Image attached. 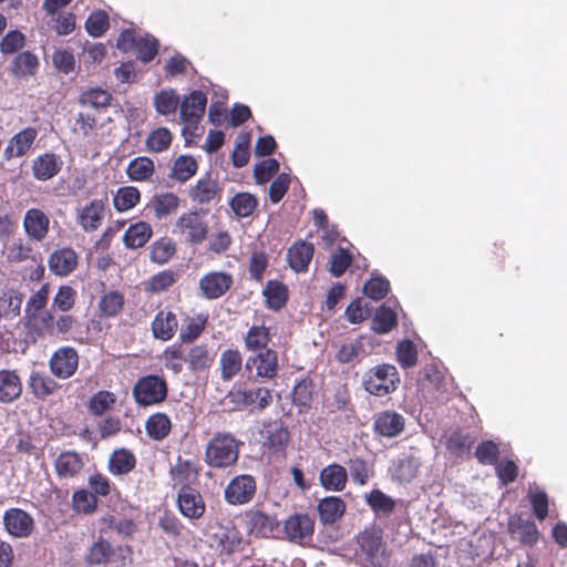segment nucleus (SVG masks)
<instances>
[{
  "label": "nucleus",
  "mask_w": 567,
  "mask_h": 567,
  "mask_svg": "<svg viewBox=\"0 0 567 567\" xmlns=\"http://www.w3.org/2000/svg\"><path fill=\"white\" fill-rule=\"evenodd\" d=\"M313 530L315 522L308 514L290 515L284 523L286 538L292 543H300L312 536Z\"/></svg>",
  "instance_id": "obj_20"
},
{
  "label": "nucleus",
  "mask_w": 567,
  "mask_h": 567,
  "mask_svg": "<svg viewBox=\"0 0 567 567\" xmlns=\"http://www.w3.org/2000/svg\"><path fill=\"white\" fill-rule=\"evenodd\" d=\"M354 557L363 567H389L391 551L383 530L377 525L365 526L355 537Z\"/></svg>",
  "instance_id": "obj_1"
},
{
  "label": "nucleus",
  "mask_w": 567,
  "mask_h": 567,
  "mask_svg": "<svg viewBox=\"0 0 567 567\" xmlns=\"http://www.w3.org/2000/svg\"><path fill=\"white\" fill-rule=\"evenodd\" d=\"M208 316L199 313L195 317L189 318L187 323L179 332V340L182 343H193L206 329Z\"/></svg>",
  "instance_id": "obj_54"
},
{
  "label": "nucleus",
  "mask_w": 567,
  "mask_h": 567,
  "mask_svg": "<svg viewBox=\"0 0 567 567\" xmlns=\"http://www.w3.org/2000/svg\"><path fill=\"white\" fill-rule=\"evenodd\" d=\"M126 174L132 182H147L155 174L154 161L147 156H137L128 163Z\"/></svg>",
  "instance_id": "obj_41"
},
{
  "label": "nucleus",
  "mask_w": 567,
  "mask_h": 567,
  "mask_svg": "<svg viewBox=\"0 0 567 567\" xmlns=\"http://www.w3.org/2000/svg\"><path fill=\"white\" fill-rule=\"evenodd\" d=\"M141 200V193L135 186L120 187L114 197L113 205L118 213L127 212L134 208Z\"/></svg>",
  "instance_id": "obj_50"
},
{
  "label": "nucleus",
  "mask_w": 567,
  "mask_h": 567,
  "mask_svg": "<svg viewBox=\"0 0 567 567\" xmlns=\"http://www.w3.org/2000/svg\"><path fill=\"white\" fill-rule=\"evenodd\" d=\"M221 188L218 186L217 181L212 179L209 176L199 178L196 184L189 189V197L197 204H209L215 198L219 197Z\"/></svg>",
  "instance_id": "obj_31"
},
{
  "label": "nucleus",
  "mask_w": 567,
  "mask_h": 567,
  "mask_svg": "<svg viewBox=\"0 0 567 567\" xmlns=\"http://www.w3.org/2000/svg\"><path fill=\"white\" fill-rule=\"evenodd\" d=\"M97 127V117L90 111H81L75 116L72 132L81 137L91 136Z\"/></svg>",
  "instance_id": "obj_62"
},
{
  "label": "nucleus",
  "mask_w": 567,
  "mask_h": 567,
  "mask_svg": "<svg viewBox=\"0 0 567 567\" xmlns=\"http://www.w3.org/2000/svg\"><path fill=\"white\" fill-rule=\"evenodd\" d=\"M234 278L226 271H209L199 279V290L206 299L223 297L233 286Z\"/></svg>",
  "instance_id": "obj_16"
},
{
  "label": "nucleus",
  "mask_w": 567,
  "mask_h": 567,
  "mask_svg": "<svg viewBox=\"0 0 567 567\" xmlns=\"http://www.w3.org/2000/svg\"><path fill=\"white\" fill-rule=\"evenodd\" d=\"M405 429V419L393 410L377 413L373 419V432L378 436L392 439L399 436Z\"/></svg>",
  "instance_id": "obj_17"
},
{
  "label": "nucleus",
  "mask_w": 567,
  "mask_h": 567,
  "mask_svg": "<svg viewBox=\"0 0 567 567\" xmlns=\"http://www.w3.org/2000/svg\"><path fill=\"white\" fill-rule=\"evenodd\" d=\"M421 465L422 461L419 456L408 455L394 462L389 472L392 481L406 484L417 476Z\"/></svg>",
  "instance_id": "obj_27"
},
{
  "label": "nucleus",
  "mask_w": 567,
  "mask_h": 567,
  "mask_svg": "<svg viewBox=\"0 0 567 567\" xmlns=\"http://www.w3.org/2000/svg\"><path fill=\"white\" fill-rule=\"evenodd\" d=\"M346 503L339 496H327L318 504V514L324 525L334 524L346 512Z\"/></svg>",
  "instance_id": "obj_35"
},
{
  "label": "nucleus",
  "mask_w": 567,
  "mask_h": 567,
  "mask_svg": "<svg viewBox=\"0 0 567 567\" xmlns=\"http://www.w3.org/2000/svg\"><path fill=\"white\" fill-rule=\"evenodd\" d=\"M365 502L375 515L389 516L395 509V501L378 488L365 495Z\"/></svg>",
  "instance_id": "obj_49"
},
{
  "label": "nucleus",
  "mask_w": 567,
  "mask_h": 567,
  "mask_svg": "<svg viewBox=\"0 0 567 567\" xmlns=\"http://www.w3.org/2000/svg\"><path fill=\"white\" fill-rule=\"evenodd\" d=\"M22 295L13 290L4 291L0 296V317L14 319L20 315Z\"/></svg>",
  "instance_id": "obj_59"
},
{
  "label": "nucleus",
  "mask_w": 567,
  "mask_h": 567,
  "mask_svg": "<svg viewBox=\"0 0 567 567\" xmlns=\"http://www.w3.org/2000/svg\"><path fill=\"white\" fill-rule=\"evenodd\" d=\"M39 66V60L30 51L19 53L12 61L10 71L18 78L33 75Z\"/></svg>",
  "instance_id": "obj_48"
},
{
  "label": "nucleus",
  "mask_w": 567,
  "mask_h": 567,
  "mask_svg": "<svg viewBox=\"0 0 567 567\" xmlns=\"http://www.w3.org/2000/svg\"><path fill=\"white\" fill-rule=\"evenodd\" d=\"M395 358L398 363L403 369L415 367L417 363L419 353L413 341L405 339L399 342L395 349Z\"/></svg>",
  "instance_id": "obj_61"
},
{
  "label": "nucleus",
  "mask_w": 567,
  "mask_h": 567,
  "mask_svg": "<svg viewBox=\"0 0 567 567\" xmlns=\"http://www.w3.org/2000/svg\"><path fill=\"white\" fill-rule=\"evenodd\" d=\"M112 95L109 91L100 87H91L83 91L79 96V104L82 107H91L94 111L106 109L111 104Z\"/></svg>",
  "instance_id": "obj_45"
},
{
  "label": "nucleus",
  "mask_w": 567,
  "mask_h": 567,
  "mask_svg": "<svg viewBox=\"0 0 567 567\" xmlns=\"http://www.w3.org/2000/svg\"><path fill=\"white\" fill-rule=\"evenodd\" d=\"M475 437L462 430L453 431L446 440V450L455 457L470 453Z\"/></svg>",
  "instance_id": "obj_47"
},
{
  "label": "nucleus",
  "mask_w": 567,
  "mask_h": 567,
  "mask_svg": "<svg viewBox=\"0 0 567 567\" xmlns=\"http://www.w3.org/2000/svg\"><path fill=\"white\" fill-rule=\"evenodd\" d=\"M176 503L182 515L190 520L202 518L206 512V504L202 494L189 485L181 487Z\"/></svg>",
  "instance_id": "obj_15"
},
{
  "label": "nucleus",
  "mask_w": 567,
  "mask_h": 567,
  "mask_svg": "<svg viewBox=\"0 0 567 567\" xmlns=\"http://www.w3.org/2000/svg\"><path fill=\"white\" fill-rule=\"evenodd\" d=\"M2 522L4 530L14 538H28L35 528L34 518L19 507L4 511Z\"/></svg>",
  "instance_id": "obj_10"
},
{
  "label": "nucleus",
  "mask_w": 567,
  "mask_h": 567,
  "mask_svg": "<svg viewBox=\"0 0 567 567\" xmlns=\"http://www.w3.org/2000/svg\"><path fill=\"white\" fill-rule=\"evenodd\" d=\"M107 198H94L75 209V221L85 233L97 230L106 215Z\"/></svg>",
  "instance_id": "obj_7"
},
{
  "label": "nucleus",
  "mask_w": 567,
  "mask_h": 567,
  "mask_svg": "<svg viewBox=\"0 0 567 567\" xmlns=\"http://www.w3.org/2000/svg\"><path fill=\"white\" fill-rule=\"evenodd\" d=\"M134 453L127 449L115 450L109 460V471L113 475H125L136 466Z\"/></svg>",
  "instance_id": "obj_42"
},
{
  "label": "nucleus",
  "mask_w": 567,
  "mask_h": 567,
  "mask_svg": "<svg viewBox=\"0 0 567 567\" xmlns=\"http://www.w3.org/2000/svg\"><path fill=\"white\" fill-rule=\"evenodd\" d=\"M398 324L396 313L388 306L379 307L372 319V330L379 334L390 332Z\"/></svg>",
  "instance_id": "obj_53"
},
{
  "label": "nucleus",
  "mask_w": 567,
  "mask_h": 567,
  "mask_svg": "<svg viewBox=\"0 0 567 567\" xmlns=\"http://www.w3.org/2000/svg\"><path fill=\"white\" fill-rule=\"evenodd\" d=\"M266 298V306L271 310H280L288 301V289L285 284L278 280H269L262 291Z\"/></svg>",
  "instance_id": "obj_43"
},
{
  "label": "nucleus",
  "mask_w": 567,
  "mask_h": 567,
  "mask_svg": "<svg viewBox=\"0 0 567 567\" xmlns=\"http://www.w3.org/2000/svg\"><path fill=\"white\" fill-rule=\"evenodd\" d=\"M508 533L512 537H517L522 545L528 547L534 546L539 538L536 524L530 519L524 518L522 515L509 517Z\"/></svg>",
  "instance_id": "obj_21"
},
{
  "label": "nucleus",
  "mask_w": 567,
  "mask_h": 567,
  "mask_svg": "<svg viewBox=\"0 0 567 567\" xmlns=\"http://www.w3.org/2000/svg\"><path fill=\"white\" fill-rule=\"evenodd\" d=\"M22 393V383L16 371L0 370V402L11 403Z\"/></svg>",
  "instance_id": "obj_36"
},
{
  "label": "nucleus",
  "mask_w": 567,
  "mask_h": 567,
  "mask_svg": "<svg viewBox=\"0 0 567 567\" xmlns=\"http://www.w3.org/2000/svg\"><path fill=\"white\" fill-rule=\"evenodd\" d=\"M262 446L278 456L286 455V449L290 442L288 429L279 421L269 422L260 432Z\"/></svg>",
  "instance_id": "obj_14"
},
{
  "label": "nucleus",
  "mask_w": 567,
  "mask_h": 567,
  "mask_svg": "<svg viewBox=\"0 0 567 567\" xmlns=\"http://www.w3.org/2000/svg\"><path fill=\"white\" fill-rule=\"evenodd\" d=\"M230 396H233L235 403L257 408L259 411L265 410L272 403L271 391L264 386L230 392Z\"/></svg>",
  "instance_id": "obj_23"
},
{
  "label": "nucleus",
  "mask_w": 567,
  "mask_h": 567,
  "mask_svg": "<svg viewBox=\"0 0 567 567\" xmlns=\"http://www.w3.org/2000/svg\"><path fill=\"white\" fill-rule=\"evenodd\" d=\"M246 371L251 374L255 371L256 379L272 380L278 375L279 359L274 349L258 351L247 358L245 362Z\"/></svg>",
  "instance_id": "obj_6"
},
{
  "label": "nucleus",
  "mask_w": 567,
  "mask_h": 567,
  "mask_svg": "<svg viewBox=\"0 0 567 567\" xmlns=\"http://www.w3.org/2000/svg\"><path fill=\"white\" fill-rule=\"evenodd\" d=\"M209 227L205 213L190 210L183 213L175 221L173 233L185 238L190 245L203 244L208 236Z\"/></svg>",
  "instance_id": "obj_5"
},
{
  "label": "nucleus",
  "mask_w": 567,
  "mask_h": 567,
  "mask_svg": "<svg viewBox=\"0 0 567 567\" xmlns=\"http://www.w3.org/2000/svg\"><path fill=\"white\" fill-rule=\"evenodd\" d=\"M243 369V355L238 349H226L219 358L220 378L223 381H230Z\"/></svg>",
  "instance_id": "obj_37"
},
{
  "label": "nucleus",
  "mask_w": 567,
  "mask_h": 567,
  "mask_svg": "<svg viewBox=\"0 0 567 567\" xmlns=\"http://www.w3.org/2000/svg\"><path fill=\"white\" fill-rule=\"evenodd\" d=\"M113 554L112 545L107 540L100 538L90 547L86 561L90 565H102L107 563Z\"/></svg>",
  "instance_id": "obj_63"
},
{
  "label": "nucleus",
  "mask_w": 567,
  "mask_h": 567,
  "mask_svg": "<svg viewBox=\"0 0 567 567\" xmlns=\"http://www.w3.org/2000/svg\"><path fill=\"white\" fill-rule=\"evenodd\" d=\"M241 442L229 432H216L205 447V463L213 468H227L237 463Z\"/></svg>",
  "instance_id": "obj_2"
},
{
  "label": "nucleus",
  "mask_w": 567,
  "mask_h": 567,
  "mask_svg": "<svg viewBox=\"0 0 567 567\" xmlns=\"http://www.w3.org/2000/svg\"><path fill=\"white\" fill-rule=\"evenodd\" d=\"M198 169L196 159L190 155H179L173 164L171 177L185 183L190 179Z\"/></svg>",
  "instance_id": "obj_52"
},
{
  "label": "nucleus",
  "mask_w": 567,
  "mask_h": 567,
  "mask_svg": "<svg viewBox=\"0 0 567 567\" xmlns=\"http://www.w3.org/2000/svg\"><path fill=\"white\" fill-rule=\"evenodd\" d=\"M79 266V255L71 247L53 250L48 258L49 270L58 277H66Z\"/></svg>",
  "instance_id": "obj_18"
},
{
  "label": "nucleus",
  "mask_w": 567,
  "mask_h": 567,
  "mask_svg": "<svg viewBox=\"0 0 567 567\" xmlns=\"http://www.w3.org/2000/svg\"><path fill=\"white\" fill-rule=\"evenodd\" d=\"M181 199L173 192L156 194L148 203V207L154 212L156 219H165L179 207Z\"/></svg>",
  "instance_id": "obj_34"
},
{
  "label": "nucleus",
  "mask_w": 567,
  "mask_h": 567,
  "mask_svg": "<svg viewBox=\"0 0 567 567\" xmlns=\"http://www.w3.org/2000/svg\"><path fill=\"white\" fill-rule=\"evenodd\" d=\"M270 341L271 334L269 328L265 326L250 327L244 338L246 350L251 352H258L269 349L268 344Z\"/></svg>",
  "instance_id": "obj_46"
},
{
  "label": "nucleus",
  "mask_w": 567,
  "mask_h": 567,
  "mask_svg": "<svg viewBox=\"0 0 567 567\" xmlns=\"http://www.w3.org/2000/svg\"><path fill=\"white\" fill-rule=\"evenodd\" d=\"M83 467V457L75 451L61 452L54 461V470L60 480L76 477Z\"/></svg>",
  "instance_id": "obj_24"
},
{
  "label": "nucleus",
  "mask_w": 567,
  "mask_h": 567,
  "mask_svg": "<svg viewBox=\"0 0 567 567\" xmlns=\"http://www.w3.org/2000/svg\"><path fill=\"white\" fill-rule=\"evenodd\" d=\"M116 402V396L113 392L101 390L92 395L87 403V409L91 414L101 416L106 411L112 409Z\"/></svg>",
  "instance_id": "obj_60"
},
{
  "label": "nucleus",
  "mask_w": 567,
  "mask_h": 567,
  "mask_svg": "<svg viewBox=\"0 0 567 567\" xmlns=\"http://www.w3.org/2000/svg\"><path fill=\"white\" fill-rule=\"evenodd\" d=\"M132 395L140 408L158 405L167 399L168 383L163 375L146 374L137 379Z\"/></svg>",
  "instance_id": "obj_3"
},
{
  "label": "nucleus",
  "mask_w": 567,
  "mask_h": 567,
  "mask_svg": "<svg viewBox=\"0 0 567 567\" xmlns=\"http://www.w3.org/2000/svg\"><path fill=\"white\" fill-rule=\"evenodd\" d=\"M292 404L298 408L299 413H305L311 409L316 396V384L309 378L299 380L291 392Z\"/></svg>",
  "instance_id": "obj_30"
},
{
  "label": "nucleus",
  "mask_w": 567,
  "mask_h": 567,
  "mask_svg": "<svg viewBox=\"0 0 567 567\" xmlns=\"http://www.w3.org/2000/svg\"><path fill=\"white\" fill-rule=\"evenodd\" d=\"M28 385L31 393L40 400L47 399L59 389V384L55 380L47 375L44 372L39 371L31 372Z\"/></svg>",
  "instance_id": "obj_39"
},
{
  "label": "nucleus",
  "mask_w": 567,
  "mask_h": 567,
  "mask_svg": "<svg viewBox=\"0 0 567 567\" xmlns=\"http://www.w3.org/2000/svg\"><path fill=\"white\" fill-rule=\"evenodd\" d=\"M97 497L87 489H76L72 495V508L75 513L90 515L97 509Z\"/></svg>",
  "instance_id": "obj_55"
},
{
  "label": "nucleus",
  "mask_w": 567,
  "mask_h": 567,
  "mask_svg": "<svg viewBox=\"0 0 567 567\" xmlns=\"http://www.w3.org/2000/svg\"><path fill=\"white\" fill-rule=\"evenodd\" d=\"M172 421L167 414L156 412L151 414L145 421V431L150 439L163 441L172 432Z\"/></svg>",
  "instance_id": "obj_40"
},
{
  "label": "nucleus",
  "mask_w": 567,
  "mask_h": 567,
  "mask_svg": "<svg viewBox=\"0 0 567 567\" xmlns=\"http://www.w3.org/2000/svg\"><path fill=\"white\" fill-rule=\"evenodd\" d=\"M173 134L166 127H157L150 132L146 137V150L151 153H162L169 148Z\"/></svg>",
  "instance_id": "obj_57"
},
{
  "label": "nucleus",
  "mask_w": 567,
  "mask_h": 567,
  "mask_svg": "<svg viewBox=\"0 0 567 567\" xmlns=\"http://www.w3.org/2000/svg\"><path fill=\"white\" fill-rule=\"evenodd\" d=\"M22 227L27 239L42 243L50 233V217L40 208H29L24 213Z\"/></svg>",
  "instance_id": "obj_12"
},
{
  "label": "nucleus",
  "mask_w": 567,
  "mask_h": 567,
  "mask_svg": "<svg viewBox=\"0 0 567 567\" xmlns=\"http://www.w3.org/2000/svg\"><path fill=\"white\" fill-rule=\"evenodd\" d=\"M152 226L146 221H137L130 225L123 235V243L126 248L137 249L143 247L152 237Z\"/></svg>",
  "instance_id": "obj_38"
},
{
  "label": "nucleus",
  "mask_w": 567,
  "mask_h": 567,
  "mask_svg": "<svg viewBox=\"0 0 567 567\" xmlns=\"http://www.w3.org/2000/svg\"><path fill=\"white\" fill-rule=\"evenodd\" d=\"M313 252L315 247L311 243L297 240L287 251V261L296 272H305L308 270Z\"/></svg>",
  "instance_id": "obj_26"
},
{
  "label": "nucleus",
  "mask_w": 567,
  "mask_h": 567,
  "mask_svg": "<svg viewBox=\"0 0 567 567\" xmlns=\"http://www.w3.org/2000/svg\"><path fill=\"white\" fill-rule=\"evenodd\" d=\"M38 131L34 127H25L14 134L3 151L6 159L24 156L32 147Z\"/></svg>",
  "instance_id": "obj_25"
},
{
  "label": "nucleus",
  "mask_w": 567,
  "mask_h": 567,
  "mask_svg": "<svg viewBox=\"0 0 567 567\" xmlns=\"http://www.w3.org/2000/svg\"><path fill=\"white\" fill-rule=\"evenodd\" d=\"M63 161L54 153H44L35 157L32 162V174L38 181H49L56 176L62 169Z\"/></svg>",
  "instance_id": "obj_22"
},
{
  "label": "nucleus",
  "mask_w": 567,
  "mask_h": 567,
  "mask_svg": "<svg viewBox=\"0 0 567 567\" xmlns=\"http://www.w3.org/2000/svg\"><path fill=\"white\" fill-rule=\"evenodd\" d=\"M319 483L326 491L342 492L348 483V472L339 463H331L320 471Z\"/></svg>",
  "instance_id": "obj_28"
},
{
  "label": "nucleus",
  "mask_w": 567,
  "mask_h": 567,
  "mask_svg": "<svg viewBox=\"0 0 567 567\" xmlns=\"http://www.w3.org/2000/svg\"><path fill=\"white\" fill-rule=\"evenodd\" d=\"M257 492V483L252 475L240 474L233 477L224 491L225 501L230 505L249 503Z\"/></svg>",
  "instance_id": "obj_8"
},
{
  "label": "nucleus",
  "mask_w": 567,
  "mask_h": 567,
  "mask_svg": "<svg viewBox=\"0 0 567 567\" xmlns=\"http://www.w3.org/2000/svg\"><path fill=\"white\" fill-rule=\"evenodd\" d=\"M164 365L174 374L183 371V364L186 362V355L181 343H173L166 347L162 353Z\"/></svg>",
  "instance_id": "obj_56"
},
{
  "label": "nucleus",
  "mask_w": 567,
  "mask_h": 567,
  "mask_svg": "<svg viewBox=\"0 0 567 567\" xmlns=\"http://www.w3.org/2000/svg\"><path fill=\"white\" fill-rule=\"evenodd\" d=\"M207 104V96L200 90H195L188 95H185L179 103L181 121L185 125V132L189 128H196L205 114Z\"/></svg>",
  "instance_id": "obj_9"
},
{
  "label": "nucleus",
  "mask_w": 567,
  "mask_h": 567,
  "mask_svg": "<svg viewBox=\"0 0 567 567\" xmlns=\"http://www.w3.org/2000/svg\"><path fill=\"white\" fill-rule=\"evenodd\" d=\"M33 241L17 238L7 248V259L9 262H23L30 260L32 262L42 261L41 254L37 251L32 245Z\"/></svg>",
  "instance_id": "obj_32"
},
{
  "label": "nucleus",
  "mask_w": 567,
  "mask_h": 567,
  "mask_svg": "<svg viewBox=\"0 0 567 567\" xmlns=\"http://www.w3.org/2000/svg\"><path fill=\"white\" fill-rule=\"evenodd\" d=\"M124 307V297L121 292L112 290L104 293L99 301L101 316L111 318L117 316Z\"/></svg>",
  "instance_id": "obj_58"
},
{
  "label": "nucleus",
  "mask_w": 567,
  "mask_h": 567,
  "mask_svg": "<svg viewBox=\"0 0 567 567\" xmlns=\"http://www.w3.org/2000/svg\"><path fill=\"white\" fill-rule=\"evenodd\" d=\"M177 330V316L174 311L167 308L158 310L151 322V331L153 337L164 342L172 340Z\"/></svg>",
  "instance_id": "obj_19"
},
{
  "label": "nucleus",
  "mask_w": 567,
  "mask_h": 567,
  "mask_svg": "<svg viewBox=\"0 0 567 567\" xmlns=\"http://www.w3.org/2000/svg\"><path fill=\"white\" fill-rule=\"evenodd\" d=\"M229 206L238 218H246L251 216L257 209L258 199L250 193L241 192L230 199Z\"/></svg>",
  "instance_id": "obj_51"
},
{
  "label": "nucleus",
  "mask_w": 567,
  "mask_h": 567,
  "mask_svg": "<svg viewBox=\"0 0 567 567\" xmlns=\"http://www.w3.org/2000/svg\"><path fill=\"white\" fill-rule=\"evenodd\" d=\"M27 327L37 337L54 334V316L50 310L32 311L27 315Z\"/></svg>",
  "instance_id": "obj_33"
},
{
  "label": "nucleus",
  "mask_w": 567,
  "mask_h": 567,
  "mask_svg": "<svg viewBox=\"0 0 567 567\" xmlns=\"http://www.w3.org/2000/svg\"><path fill=\"white\" fill-rule=\"evenodd\" d=\"M177 279V274L171 269L159 271L143 282L144 291L151 295L165 292L176 284Z\"/></svg>",
  "instance_id": "obj_44"
},
{
  "label": "nucleus",
  "mask_w": 567,
  "mask_h": 567,
  "mask_svg": "<svg viewBox=\"0 0 567 567\" xmlns=\"http://www.w3.org/2000/svg\"><path fill=\"white\" fill-rule=\"evenodd\" d=\"M215 360V354L207 343L193 344L186 354V363L194 373L208 370Z\"/></svg>",
  "instance_id": "obj_29"
},
{
  "label": "nucleus",
  "mask_w": 567,
  "mask_h": 567,
  "mask_svg": "<svg viewBox=\"0 0 567 567\" xmlns=\"http://www.w3.org/2000/svg\"><path fill=\"white\" fill-rule=\"evenodd\" d=\"M176 251L175 244L167 238H161L153 243L150 251V258L158 265L166 264Z\"/></svg>",
  "instance_id": "obj_64"
},
{
  "label": "nucleus",
  "mask_w": 567,
  "mask_h": 567,
  "mask_svg": "<svg viewBox=\"0 0 567 567\" xmlns=\"http://www.w3.org/2000/svg\"><path fill=\"white\" fill-rule=\"evenodd\" d=\"M245 524L248 533L258 538L275 537L280 527L276 516L254 508L245 513Z\"/></svg>",
  "instance_id": "obj_11"
},
{
  "label": "nucleus",
  "mask_w": 567,
  "mask_h": 567,
  "mask_svg": "<svg viewBox=\"0 0 567 567\" xmlns=\"http://www.w3.org/2000/svg\"><path fill=\"white\" fill-rule=\"evenodd\" d=\"M79 354L72 347L64 346L53 352L49 360L51 373L59 379H69L76 372Z\"/></svg>",
  "instance_id": "obj_13"
},
{
  "label": "nucleus",
  "mask_w": 567,
  "mask_h": 567,
  "mask_svg": "<svg viewBox=\"0 0 567 567\" xmlns=\"http://www.w3.org/2000/svg\"><path fill=\"white\" fill-rule=\"evenodd\" d=\"M401 382L400 374L393 364L382 363L365 372L363 386L375 396H385L394 392Z\"/></svg>",
  "instance_id": "obj_4"
}]
</instances>
